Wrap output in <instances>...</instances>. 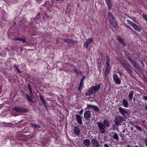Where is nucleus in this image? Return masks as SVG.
<instances>
[{
    "label": "nucleus",
    "mask_w": 147,
    "mask_h": 147,
    "mask_svg": "<svg viewBox=\"0 0 147 147\" xmlns=\"http://www.w3.org/2000/svg\"><path fill=\"white\" fill-rule=\"evenodd\" d=\"M87 124H90V121L89 120L88 121H87L86 123Z\"/></svg>",
    "instance_id": "nucleus-58"
},
{
    "label": "nucleus",
    "mask_w": 147,
    "mask_h": 147,
    "mask_svg": "<svg viewBox=\"0 0 147 147\" xmlns=\"http://www.w3.org/2000/svg\"><path fill=\"white\" fill-rule=\"evenodd\" d=\"M108 17L110 23L113 26L116 30H118L119 27L115 17L111 12H108Z\"/></svg>",
    "instance_id": "nucleus-2"
},
{
    "label": "nucleus",
    "mask_w": 147,
    "mask_h": 147,
    "mask_svg": "<svg viewBox=\"0 0 147 147\" xmlns=\"http://www.w3.org/2000/svg\"><path fill=\"white\" fill-rule=\"evenodd\" d=\"M84 118L86 120H89L90 119L92 116L91 112L90 111H87L85 112L84 114Z\"/></svg>",
    "instance_id": "nucleus-10"
},
{
    "label": "nucleus",
    "mask_w": 147,
    "mask_h": 147,
    "mask_svg": "<svg viewBox=\"0 0 147 147\" xmlns=\"http://www.w3.org/2000/svg\"><path fill=\"white\" fill-rule=\"evenodd\" d=\"M84 85V82H80V83L79 86L80 87H82Z\"/></svg>",
    "instance_id": "nucleus-44"
},
{
    "label": "nucleus",
    "mask_w": 147,
    "mask_h": 147,
    "mask_svg": "<svg viewBox=\"0 0 147 147\" xmlns=\"http://www.w3.org/2000/svg\"><path fill=\"white\" fill-rule=\"evenodd\" d=\"M94 105H92L90 104H88L87 105V108H86L85 109L86 110L87 109H93Z\"/></svg>",
    "instance_id": "nucleus-26"
},
{
    "label": "nucleus",
    "mask_w": 147,
    "mask_h": 147,
    "mask_svg": "<svg viewBox=\"0 0 147 147\" xmlns=\"http://www.w3.org/2000/svg\"><path fill=\"white\" fill-rule=\"evenodd\" d=\"M13 110L18 113H27L28 111V109L20 107H15L13 109Z\"/></svg>",
    "instance_id": "nucleus-5"
},
{
    "label": "nucleus",
    "mask_w": 147,
    "mask_h": 147,
    "mask_svg": "<svg viewBox=\"0 0 147 147\" xmlns=\"http://www.w3.org/2000/svg\"><path fill=\"white\" fill-rule=\"evenodd\" d=\"M135 98H134V99H133V100H134V101H135Z\"/></svg>",
    "instance_id": "nucleus-63"
},
{
    "label": "nucleus",
    "mask_w": 147,
    "mask_h": 147,
    "mask_svg": "<svg viewBox=\"0 0 147 147\" xmlns=\"http://www.w3.org/2000/svg\"><path fill=\"white\" fill-rule=\"evenodd\" d=\"M123 46H126V45L125 42L124 41H123L122 42L120 43Z\"/></svg>",
    "instance_id": "nucleus-43"
},
{
    "label": "nucleus",
    "mask_w": 147,
    "mask_h": 147,
    "mask_svg": "<svg viewBox=\"0 0 147 147\" xmlns=\"http://www.w3.org/2000/svg\"><path fill=\"white\" fill-rule=\"evenodd\" d=\"M74 71L76 73L78 74L79 75H81L82 74V72L79 69H74Z\"/></svg>",
    "instance_id": "nucleus-29"
},
{
    "label": "nucleus",
    "mask_w": 147,
    "mask_h": 147,
    "mask_svg": "<svg viewBox=\"0 0 147 147\" xmlns=\"http://www.w3.org/2000/svg\"><path fill=\"white\" fill-rule=\"evenodd\" d=\"M100 84H98L95 86H92L90 87L94 94H95L96 92L98 91L100 88Z\"/></svg>",
    "instance_id": "nucleus-9"
},
{
    "label": "nucleus",
    "mask_w": 147,
    "mask_h": 147,
    "mask_svg": "<svg viewBox=\"0 0 147 147\" xmlns=\"http://www.w3.org/2000/svg\"><path fill=\"white\" fill-rule=\"evenodd\" d=\"M117 126L116 125H113V129H116L117 128Z\"/></svg>",
    "instance_id": "nucleus-41"
},
{
    "label": "nucleus",
    "mask_w": 147,
    "mask_h": 147,
    "mask_svg": "<svg viewBox=\"0 0 147 147\" xmlns=\"http://www.w3.org/2000/svg\"><path fill=\"white\" fill-rule=\"evenodd\" d=\"M113 79L115 82L116 84H120L121 83V80L119 78L117 74H114L113 75Z\"/></svg>",
    "instance_id": "nucleus-6"
},
{
    "label": "nucleus",
    "mask_w": 147,
    "mask_h": 147,
    "mask_svg": "<svg viewBox=\"0 0 147 147\" xmlns=\"http://www.w3.org/2000/svg\"><path fill=\"white\" fill-rule=\"evenodd\" d=\"M25 95L26 96V98L30 102H33V100L29 95L27 94H26Z\"/></svg>",
    "instance_id": "nucleus-24"
},
{
    "label": "nucleus",
    "mask_w": 147,
    "mask_h": 147,
    "mask_svg": "<svg viewBox=\"0 0 147 147\" xmlns=\"http://www.w3.org/2000/svg\"><path fill=\"white\" fill-rule=\"evenodd\" d=\"M40 14L39 13H38V14L36 15V18H34L33 20L35 21H36V19H39V16H40Z\"/></svg>",
    "instance_id": "nucleus-33"
},
{
    "label": "nucleus",
    "mask_w": 147,
    "mask_h": 147,
    "mask_svg": "<svg viewBox=\"0 0 147 147\" xmlns=\"http://www.w3.org/2000/svg\"><path fill=\"white\" fill-rule=\"evenodd\" d=\"M143 98L144 99V100L146 101L147 100V96L144 95L143 96Z\"/></svg>",
    "instance_id": "nucleus-47"
},
{
    "label": "nucleus",
    "mask_w": 147,
    "mask_h": 147,
    "mask_svg": "<svg viewBox=\"0 0 147 147\" xmlns=\"http://www.w3.org/2000/svg\"><path fill=\"white\" fill-rule=\"evenodd\" d=\"M30 97L32 98L33 96V94H32L30 95Z\"/></svg>",
    "instance_id": "nucleus-60"
},
{
    "label": "nucleus",
    "mask_w": 147,
    "mask_h": 147,
    "mask_svg": "<svg viewBox=\"0 0 147 147\" xmlns=\"http://www.w3.org/2000/svg\"><path fill=\"white\" fill-rule=\"evenodd\" d=\"M57 100L58 101L60 102H61V99L60 97H58L57 98Z\"/></svg>",
    "instance_id": "nucleus-52"
},
{
    "label": "nucleus",
    "mask_w": 147,
    "mask_h": 147,
    "mask_svg": "<svg viewBox=\"0 0 147 147\" xmlns=\"http://www.w3.org/2000/svg\"><path fill=\"white\" fill-rule=\"evenodd\" d=\"M28 86L29 91L30 90H32V87L31 86V85L29 83H28Z\"/></svg>",
    "instance_id": "nucleus-39"
},
{
    "label": "nucleus",
    "mask_w": 147,
    "mask_h": 147,
    "mask_svg": "<svg viewBox=\"0 0 147 147\" xmlns=\"http://www.w3.org/2000/svg\"><path fill=\"white\" fill-rule=\"evenodd\" d=\"M62 40L65 42H67L68 43H71L72 44H74L76 42L74 40L72 39H63Z\"/></svg>",
    "instance_id": "nucleus-19"
},
{
    "label": "nucleus",
    "mask_w": 147,
    "mask_h": 147,
    "mask_svg": "<svg viewBox=\"0 0 147 147\" xmlns=\"http://www.w3.org/2000/svg\"><path fill=\"white\" fill-rule=\"evenodd\" d=\"M106 63H110V59L109 56L108 55L106 56Z\"/></svg>",
    "instance_id": "nucleus-36"
},
{
    "label": "nucleus",
    "mask_w": 147,
    "mask_h": 147,
    "mask_svg": "<svg viewBox=\"0 0 147 147\" xmlns=\"http://www.w3.org/2000/svg\"><path fill=\"white\" fill-rule=\"evenodd\" d=\"M93 110L96 112H99L100 111V110L96 106L94 105V107Z\"/></svg>",
    "instance_id": "nucleus-31"
},
{
    "label": "nucleus",
    "mask_w": 147,
    "mask_h": 147,
    "mask_svg": "<svg viewBox=\"0 0 147 147\" xmlns=\"http://www.w3.org/2000/svg\"><path fill=\"white\" fill-rule=\"evenodd\" d=\"M44 96L41 95V94L39 95L40 98L42 102V104L44 105V107L45 109L48 110L47 107L48 106V105L47 104V102H46L45 100L43 98Z\"/></svg>",
    "instance_id": "nucleus-7"
},
{
    "label": "nucleus",
    "mask_w": 147,
    "mask_h": 147,
    "mask_svg": "<svg viewBox=\"0 0 147 147\" xmlns=\"http://www.w3.org/2000/svg\"><path fill=\"white\" fill-rule=\"evenodd\" d=\"M125 118L124 117L119 116H116L114 120V122L117 126L121 125L123 121H125Z\"/></svg>",
    "instance_id": "nucleus-4"
},
{
    "label": "nucleus",
    "mask_w": 147,
    "mask_h": 147,
    "mask_svg": "<svg viewBox=\"0 0 147 147\" xmlns=\"http://www.w3.org/2000/svg\"><path fill=\"white\" fill-rule=\"evenodd\" d=\"M118 73H119V74L120 76L121 77L122 75H123V74L121 72H118Z\"/></svg>",
    "instance_id": "nucleus-48"
},
{
    "label": "nucleus",
    "mask_w": 147,
    "mask_h": 147,
    "mask_svg": "<svg viewBox=\"0 0 147 147\" xmlns=\"http://www.w3.org/2000/svg\"><path fill=\"white\" fill-rule=\"evenodd\" d=\"M129 61L137 70L139 71L141 69V67L137 64L135 61L133 60L132 59L130 60Z\"/></svg>",
    "instance_id": "nucleus-8"
},
{
    "label": "nucleus",
    "mask_w": 147,
    "mask_h": 147,
    "mask_svg": "<svg viewBox=\"0 0 147 147\" xmlns=\"http://www.w3.org/2000/svg\"><path fill=\"white\" fill-rule=\"evenodd\" d=\"M125 57L127 59V60H128V61H129L130 60H131V58L130 57H129V56L128 55L126 54H125Z\"/></svg>",
    "instance_id": "nucleus-37"
},
{
    "label": "nucleus",
    "mask_w": 147,
    "mask_h": 147,
    "mask_svg": "<svg viewBox=\"0 0 147 147\" xmlns=\"http://www.w3.org/2000/svg\"><path fill=\"white\" fill-rule=\"evenodd\" d=\"M111 133V134L112 135V138L118 141L119 140V138L117 134L116 133L114 132H112Z\"/></svg>",
    "instance_id": "nucleus-18"
},
{
    "label": "nucleus",
    "mask_w": 147,
    "mask_h": 147,
    "mask_svg": "<svg viewBox=\"0 0 147 147\" xmlns=\"http://www.w3.org/2000/svg\"><path fill=\"white\" fill-rule=\"evenodd\" d=\"M122 104L125 108H127L128 107V102L127 100L124 98H123L122 101Z\"/></svg>",
    "instance_id": "nucleus-22"
},
{
    "label": "nucleus",
    "mask_w": 147,
    "mask_h": 147,
    "mask_svg": "<svg viewBox=\"0 0 147 147\" xmlns=\"http://www.w3.org/2000/svg\"><path fill=\"white\" fill-rule=\"evenodd\" d=\"M143 17L146 20H147V15L144 14H143Z\"/></svg>",
    "instance_id": "nucleus-40"
},
{
    "label": "nucleus",
    "mask_w": 147,
    "mask_h": 147,
    "mask_svg": "<svg viewBox=\"0 0 147 147\" xmlns=\"http://www.w3.org/2000/svg\"><path fill=\"white\" fill-rule=\"evenodd\" d=\"M109 70L105 69V72H104V76L105 77H107L108 74L109 73Z\"/></svg>",
    "instance_id": "nucleus-32"
},
{
    "label": "nucleus",
    "mask_w": 147,
    "mask_h": 147,
    "mask_svg": "<svg viewBox=\"0 0 147 147\" xmlns=\"http://www.w3.org/2000/svg\"><path fill=\"white\" fill-rule=\"evenodd\" d=\"M127 27L130 30H131L132 31H133V29L131 28V27L130 26H129L128 25V26H127Z\"/></svg>",
    "instance_id": "nucleus-45"
},
{
    "label": "nucleus",
    "mask_w": 147,
    "mask_h": 147,
    "mask_svg": "<svg viewBox=\"0 0 147 147\" xmlns=\"http://www.w3.org/2000/svg\"><path fill=\"white\" fill-rule=\"evenodd\" d=\"M74 131L75 134L76 135V136H78L80 134V130L78 127L75 126Z\"/></svg>",
    "instance_id": "nucleus-14"
},
{
    "label": "nucleus",
    "mask_w": 147,
    "mask_h": 147,
    "mask_svg": "<svg viewBox=\"0 0 147 147\" xmlns=\"http://www.w3.org/2000/svg\"><path fill=\"white\" fill-rule=\"evenodd\" d=\"M90 45L87 42H84V47L86 49H87L88 48V46Z\"/></svg>",
    "instance_id": "nucleus-30"
},
{
    "label": "nucleus",
    "mask_w": 147,
    "mask_h": 147,
    "mask_svg": "<svg viewBox=\"0 0 147 147\" xmlns=\"http://www.w3.org/2000/svg\"><path fill=\"white\" fill-rule=\"evenodd\" d=\"M120 63L128 73L130 74H132L133 71L129 64L125 63L123 60L120 61Z\"/></svg>",
    "instance_id": "nucleus-3"
},
{
    "label": "nucleus",
    "mask_w": 147,
    "mask_h": 147,
    "mask_svg": "<svg viewBox=\"0 0 147 147\" xmlns=\"http://www.w3.org/2000/svg\"><path fill=\"white\" fill-rule=\"evenodd\" d=\"M119 112L124 117H126L125 115L127 114V112L126 111V109L123 108L121 107H120L119 108Z\"/></svg>",
    "instance_id": "nucleus-11"
},
{
    "label": "nucleus",
    "mask_w": 147,
    "mask_h": 147,
    "mask_svg": "<svg viewBox=\"0 0 147 147\" xmlns=\"http://www.w3.org/2000/svg\"><path fill=\"white\" fill-rule=\"evenodd\" d=\"M83 143L87 147H89L91 144L90 141L89 139H86L84 140Z\"/></svg>",
    "instance_id": "nucleus-15"
},
{
    "label": "nucleus",
    "mask_w": 147,
    "mask_h": 147,
    "mask_svg": "<svg viewBox=\"0 0 147 147\" xmlns=\"http://www.w3.org/2000/svg\"><path fill=\"white\" fill-rule=\"evenodd\" d=\"M117 40H118L119 42L120 43L122 42L123 41H124V40L121 38L120 36H118L117 37Z\"/></svg>",
    "instance_id": "nucleus-34"
},
{
    "label": "nucleus",
    "mask_w": 147,
    "mask_h": 147,
    "mask_svg": "<svg viewBox=\"0 0 147 147\" xmlns=\"http://www.w3.org/2000/svg\"><path fill=\"white\" fill-rule=\"evenodd\" d=\"M106 66L105 69L106 70H110V66L109 65V63H106Z\"/></svg>",
    "instance_id": "nucleus-35"
},
{
    "label": "nucleus",
    "mask_w": 147,
    "mask_h": 147,
    "mask_svg": "<svg viewBox=\"0 0 147 147\" xmlns=\"http://www.w3.org/2000/svg\"><path fill=\"white\" fill-rule=\"evenodd\" d=\"M82 87H80V86H79L78 88V90H81L82 89Z\"/></svg>",
    "instance_id": "nucleus-54"
},
{
    "label": "nucleus",
    "mask_w": 147,
    "mask_h": 147,
    "mask_svg": "<svg viewBox=\"0 0 147 147\" xmlns=\"http://www.w3.org/2000/svg\"><path fill=\"white\" fill-rule=\"evenodd\" d=\"M140 63H141V64L142 65V66L143 67H145V65L144 64V63L143 61H141Z\"/></svg>",
    "instance_id": "nucleus-46"
},
{
    "label": "nucleus",
    "mask_w": 147,
    "mask_h": 147,
    "mask_svg": "<svg viewBox=\"0 0 147 147\" xmlns=\"http://www.w3.org/2000/svg\"><path fill=\"white\" fill-rule=\"evenodd\" d=\"M29 92H30V95L32 94H33L32 90L29 91Z\"/></svg>",
    "instance_id": "nucleus-56"
},
{
    "label": "nucleus",
    "mask_w": 147,
    "mask_h": 147,
    "mask_svg": "<svg viewBox=\"0 0 147 147\" xmlns=\"http://www.w3.org/2000/svg\"><path fill=\"white\" fill-rule=\"evenodd\" d=\"M127 22H128V23L131 26H132V24H134V22H133L131 21L130 20H127Z\"/></svg>",
    "instance_id": "nucleus-38"
},
{
    "label": "nucleus",
    "mask_w": 147,
    "mask_h": 147,
    "mask_svg": "<svg viewBox=\"0 0 147 147\" xmlns=\"http://www.w3.org/2000/svg\"><path fill=\"white\" fill-rule=\"evenodd\" d=\"M50 16H47V18H50Z\"/></svg>",
    "instance_id": "nucleus-61"
},
{
    "label": "nucleus",
    "mask_w": 147,
    "mask_h": 147,
    "mask_svg": "<svg viewBox=\"0 0 147 147\" xmlns=\"http://www.w3.org/2000/svg\"><path fill=\"white\" fill-rule=\"evenodd\" d=\"M91 141L92 145L94 147H97V146L99 145V142L96 138H93L91 139Z\"/></svg>",
    "instance_id": "nucleus-12"
},
{
    "label": "nucleus",
    "mask_w": 147,
    "mask_h": 147,
    "mask_svg": "<svg viewBox=\"0 0 147 147\" xmlns=\"http://www.w3.org/2000/svg\"><path fill=\"white\" fill-rule=\"evenodd\" d=\"M134 127H135L139 131H142L143 130V129L141 128V127L139 126L136 125H134Z\"/></svg>",
    "instance_id": "nucleus-27"
},
{
    "label": "nucleus",
    "mask_w": 147,
    "mask_h": 147,
    "mask_svg": "<svg viewBox=\"0 0 147 147\" xmlns=\"http://www.w3.org/2000/svg\"><path fill=\"white\" fill-rule=\"evenodd\" d=\"M13 40L15 41L19 40V41H22L24 43L27 42L25 38H20L18 37H15L13 38Z\"/></svg>",
    "instance_id": "nucleus-17"
},
{
    "label": "nucleus",
    "mask_w": 147,
    "mask_h": 147,
    "mask_svg": "<svg viewBox=\"0 0 147 147\" xmlns=\"http://www.w3.org/2000/svg\"><path fill=\"white\" fill-rule=\"evenodd\" d=\"M102 145H101L100 146V145L99 144V145L97 146V147H102Z\"/></svg>",
    "instance_id": "nucleus-57"
},
{
    "label": "nucleus",
    "mask_w": 147,
    "mask_h": 147,
    "mask_svg": "<svg viewBox=\"0 0 147 147\" xmlns=\"http://www.w3.org/2000/svg\"><path fill=\"white\" fill-rule=\"evenodd\" d=\"M13 67L15 68L16 69L18 68V66H17V65L16 64H15L13 65Z\"/></svg>",
    "instance_id": "nucleus-55"
},
{
    "label": "nucleus",
    "mask_w": 147,
    "mask_h": 147,
    "mask_svg": "<svg viewBox=\"0 0 147 147\" xmlns=\"http://www.w3.org/2000/svg\"><path fill=\"white\" fill-rule=\"evenodd\" d=\"M131 26L135 30L138 32H140L141 31V29L139 26L135 23H134Z\"/></svg>",
    "instance_id": "nucleus-16"
},
{
    "label": "nucleus",
    "mask_w": 147,
    "mask_h": 147,
    "mask_svg": "<svg viewBox=\"0 0 147 147\" xmlns=\"http://www.w3.org/2000/svg\"><path fill=\"white\" fill-rule=\"evenodd\" d=\"M83 110H81L79 112V114L80 115L82 114L83 113Z\"/></svg>",
    "instance_id": "nucleus-51"
},
{
    "label": "nucleus",
    "mask_w": 147,
    "mask_h": 147,
    "mask_svg": "<svg viewBox=\"0 0 147 147\" xmlns=\"http://www.w3.org/2000/svg\"><path fill=\"white\" fill-rule=\"evenodd\" d=\"M31 126L33 127L35 129H39L41 127L40 125H37L35 124H34L32 123L30 124Z\"/></svg>",
    "instance_id": "nucleus-25"
},
{
    "label": "nucleus",
    "mask_w": 147,
    "mask_h": 147,
    "mask_svg": "<svg viewBox=\"0 0 147 147\" xmlns=\"http://www.w3.org/2000/svg\"><path fill=\"white\" fill-rule=\"evenodd\" d=\"M46 5V3H45L43 4L44 5Z\"/></svg>",
    "instance_id": "nucleus-64"
},
{
    "label": "nucleus",
    "mask_w": 147,
    "mask_h": 147,
    "mask_svg": "<svg viewBox=\"0 0 147 147\" xmlns=\"http://www.w3.org/2000/svg\"><path fill=\"white\" fill-rule=\"evenodd\" d=\"M97 126L98 132L100 134H103L105 131V128H107L110 126L109 121L108 120L105 119L103 121V123L100 121L96 122Z\"/></svg>",
    "instance_id": "nucleus-1"
},
{
    "label": "nucleus",
    "mask_w": 147,
    "mask_h": 147,
    "mask_svg": "<svg viewBox=\"0 0 147 147\" xmlns=\"http://www.w3.org/2000/svg\"><path fill=\"white\" fill-rule=\"evenodd\" d=\"M104 147H110L108 146L107 144H104Z\"/></svg>",
    "instance_id": "nucleus-53"
},
{
    "label": "nucleus",
    "mask_w": 147,
    "mask_h": 147,
    "mask_svg": "<svg viewBox=\"0 0 147 147\" xmlns=\"http://www.w3.org/2000/svg\"><path fill=\"white\" fill-rule=\"evenodd\" d=\"M134 91L133 90H131L129 92L128 95V98L129 100H128L129 101H131L133 99Z\"/></svg>",
    "instance_id": "nucleus-20"
},
{
    "label": "nucleus",
    "mask_w": 147,
    "mask_h": 147,
    "mask_svg": "<svg viewBox=\"0 0 147 147\" xmlns=\"http://www.w3.org/2000/svg\"><path fill=\"white\" fill-rule=\"evenodd\" d=\"M85 76H83V78L81 79L80 82H83L84 80H85Z\"/></svg>",
    "instance_id": "nucleus-42"
},
{
    "label": "nucleus",
    "mask_w": 147,
    "mask_h": 147,
    "mask_svg": "<svg viewBox=\"0 0 147 147\" xmlns=\"http://www.w3.org/2000/svg\"><path fill=\"white\" fill-rule=\"evenodd\" d=\"M92 94H94V93L92 90L91 89V87L85 93V94L86 96H90Z\"/></svg>",
    "instance_id": "nucleus-23"
},
{
    "label": "nucleus",
    "mask_w": 147,
    "mask_h": 147,
    "mask_svg": "<svg viewBox=\"0 0 147 147\" xmlns=\"http://www.w3.org/2000/svg\"><path fill=\"white\" fill-rule=\"evenodd\" d=\"M93 39L92 38H90L87 39V42L89 45H90L93 41Z\"/></svg>",
    "instance_id": "nucleus-28"
},
{
    "label": "nucleus",
    "mask_w": 147,
    "mask_h": 147,
    "mask_svg": "<svg viewBox=\"0 0 147 147\" xmlns=\"http://www.w3.org/2000/svg\"><path fill=\"white\" fill-rule=\"evenodd\" d=\"M16 70L18 71V73L20 74L22 73V72L21 71L18 69V68L16 69Z\"/></svg>",
    "instance_id": "nucleus-50"
},
{
    "label": "nucleus",
    "mask_w": 147,
    "mask_h": 147,
    "mask_svg": "<svg viewBox=\"0 0 147 147\" xmlns=\"http://www.w3.org/2000/svg\"><path fill=\"white\" fill-rule=\"evenodd\" d=\"M133 127H131V130H133Z\"/></svg>",
    "instance_id": "nucleus-62"
},
{
    "label": "nucleus",
    "mask_w": 147,
    "mask_h": 147,
    "mask_svg": "<svg viewBox=\"0 0 147 147\" xmlns=\"http://www.w3.org/2000/svg\"><path fill=\"white\" fill-rule=\"evenodd\" d=\"M56 41L57 42V43H59V40L58 39H57L56 40Z\"/></svg>",
    "instance_id": "nucleus-59"
},
{
    "label": "nucleus",
    "mask_w": 147,
    "mask_h": 147,
    "mask_svg": "<svg viewBox=\"0 0 147 147\" xmlns=\"http://www.w3.org/2000/svg\"><path fill=\"white\" fill-rule=\"evenodd\" d=\"M106 3L109 9L112 7V2L111 0H105Z\"/></svg>",
    "instance_id": "nucleus-21"
},
{
    "label": "nucleus",
    "mask_w": 147,
    "mask_h": 147,
    "mask_svg": "<svg viewBox=\"0 0 147 147\" xmlns=\"http://www.w3.org/2000/svg\"><path fill=\"white\" fill-rule=\"evenodd\" d=\"M77 122L80 125L82 124V117L79 115L76 114V115Z\"/></svg>",
    "instance_id": "nucleus-13"
},
{
    "label": "nucleus",
    "mask_w": 147,
    "mask_h": 147,
    "mask_svg": "<svg viewBox=\"0 0 147 147\" xmlns=\"http://www.w3.org/2000/svg\"><path fill=\"white\" fill-rule=\"evenodd\" d=\"M145 144L147 146V139H145L144 140Z\"/></svg>",
    "instance_id": "nucleus-49"
}]
</instances>
